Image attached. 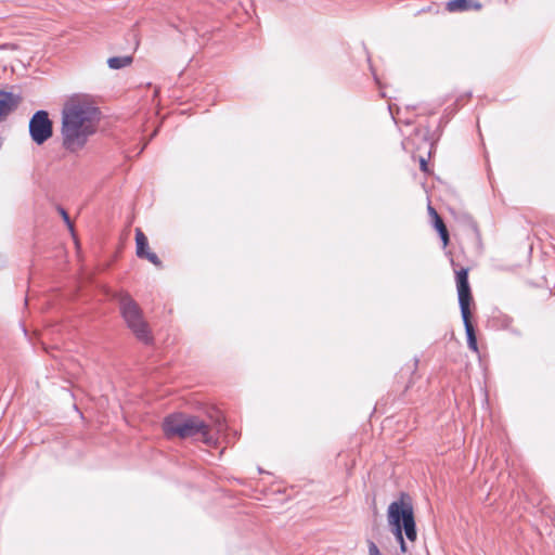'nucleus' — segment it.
Returning a JSON list of instances; mask_svg holds the SVG:
<instances>
[{"mask_svg": "<svg viewBox=\"0 0 555 555\" xmlns=\"http://www.w3.org/2000/svg\"><path fill=\"white\" fill-rule=\"evenodd\" d=\"M101 119V112L95 101L88 94H74L62 109V144L63 147L76 153L85 147L93 135Z\"/></svg>", "mask_w": 555, "mask_h": 555, "instance_id": "nucleus-1", "label": "nucleus"}, {"mask_svg": "<svg viewBox=\"0 0 555 555\" xmlns=\"http://www.w3.org/2000/svg\"><path fill=\"white\" fill-rule=\"evenodd\" d=\"M387 520L401 554H410L417 538L412 504L403 498L391 502L387 511Z\"/></svg>", "mask_w": 555, "mask_h": 555, "instance_id": "nucleus-2", "label": "nucleus"}, {"mask_svg": "<svg viewBox=\"0 0 555 555\" xmlns=\"http://www.w3.org/2000/svg\"><path fill=\"white\" fill-rule=\"evenodd\" d=\"M163 430L168 438H201L204 442L212 441L209 436V427L197 416H191L182 413L168 415L163 423Z\"/></svg>", "mask_w": 555, "mask_h": 555, "instance_id": "nucleus-3", "label": "nucleus"}, {"mask_svg": "<svg viewBox=\"0 0 555 555\" xmlns=\"http://www.w3.org/2000/svg\"><path fill=\"white\" fill-rule=\"evenodd\" d=\"M456 287L459 295V304L461 308V314L463 319V323L465 326V332L467 336V345L468 348L475 352L478 351L477 338L475 334V330L470 322V310L469 304L472 300L470 287L468 283V271L467 269L462 268L456 271Z\"/></svg>", "mask_w": 555, "mask_h": 555, "instance_id": "nucleus-4", "label": "nucleus"}, {"mask_svg": "<svg viewBox=\"0 0 555 555\" xmlns=\"http://www.w3.org/2000/svg\"><path fill=\"white\" fill-rule=\"evenodd\" d=\"M118 302L124 320L137 338L144 343L150 341L151 337L147 324L143 320L142 311L138 304L127 293H120L118 295Z\"/></svg>", "mask_w": 555, "mask_h": 555, "instance_id": "nucleus-5", "label": "nucleus"}, {"mask_svg": "<svg viewBox=\"0 0 555 555\" xmlns=\"http://www.w3.org/2000/svg\"><path fill=\"white\" fill-rule=\"evenodd\" d=\"M29 134L31 140L41 145L53 134V124L46 111H37L29 120Z\"/></svg>", "mask_w": 555, "mask_h": 555, "instance_id": "nucleus-6", "label": "nucleus"}, {"mask_svg": "<svg viewBox=\"0 0 555 555\" xmlns=\"http://www.w3.org/2000/svg\"><path fill=\"white\" fill-rule=\"evenodd\" d=\"M135 245L137 256L139 258H145L156 267L162 266V261L159 260L158 256L150 250L147 237L140 229L135 230Z\"/></svg>", "mask_w": 555, "mask_h": 555, "instance_id": "nucleus-7", "label": "nucleus"}, {"mask_svg": "<svg viewBox=\"0 0 555 555\" xmlns=\"http://www.w3.org/2000/svg\"><path fill=\"white\" fill-rule=\"evenodd\" d=\"M446 8L449 12L478 11L481 9V3L478 0H450Z\"/></svg>", "mask_w": 555, "mask_h": 555, "instance_id": "nucleus-8", "label": "nucleus"}, {"mask_svg": "<svg viewBox=\"0 0 555 555\" xmlns=\"http://www.w3.org/2000/svg\"><path fill=\"white\" fill-rule=\"evenodd\" d=\"M16 106V99L11 92L0 90V121Z\"/></svg>", "mask_w": 555, "mask_h": 555, "instance_id": "nucleus-9", "label": "nucleus"}, {"mask_svg": "<svg viewBox=\"0 0 555 555\" xmlns=\"http://www.w3.org/2000/svg\"><path fill=\"white\" fill-rule=\"evenodd\" d=\"M132 57L131 56H113L107 60V65L112 69H120L124 67H127L131 64Z\"/></svg>", "mask_w": 555, "mask_h": 555, "instance_id": "nucleus-10", "label": "nucleus"}, {"mask_svg": "<svg viewBox=\"0 0 555 555\" xmlns=\"http://www.w3.org/2000/svg\"><path fill=\"white\" fill-rule=\"evenodd\" d=\"M433 217L435 220V228L438 232L447 229L442 219L439 217L436 210H433Z\"/></svg>", "mask_w": 555, "mask_h": 555, "instance_id": "nucleus-11", "label": "nucleus"}, {"mask_svg": "<svg viewBox=\"0 0 555 555\" xmlns=\"http://www.w3.org/2000/svg\"><path fill=\"white\" fill-rule=\"evenodd\" d=\"M367 547H369V555H383L380 553L379 548L377 547V545L373 541H369Z\"/></svg>", "mask_w": 555, "mask_h": 555, "instance_id": "nucleus-12", "label": "nucleus"}, {"mask_svg": "<svg viewBox=\"0 0 555 555\" xmlns=\"http://www.w3.org/2000/svg\"><path fill=\"white\" fill-rule=\"evenodd\" d=\"M438 233H439L440 238H441V241H442V243H443V246H447V245H448V243H449V233H448V230L446 229V230H443V231H439Z\"/></svg>", "mask_w": 555, "mask_h": 555, "instance_id": "nucleus-13", "label": "nucleus"}, {"mask_svg": "<svg viewBox=\"0 0 555 555\" xmlns=\"http://www.w3.org/2000/svg\"><path fill=\"white\" fill-rule=\"evenodd\" d=\"M60 212H61V215H62V217H63L64 221H65V222H66V224L68 225V228H69L70 230H73V225H72V223H70V220H69V217H68L67 212H66L63 208H61V209H60Z\"/></svg>", "mask_w": 555, "mask_h": 555, "instance_id": "nucleus-14", "label": "nucleus"}, {"mask_svg": "<svg viewBox=\"0 0 555 555\" xmlns=\"http://www.w3.org/2000/svg\"><path fill=\"white\" fill-rule=\"evenodd\" d=\"M420 165L422 171H427V162L425 160V158L421 157Z\"/></svg>", "mask_w": 555, "mask_h": 555, "instance_id": "nucleus-15", "label": "nucleus"}, {"mask_svg": "<svg viewBox=\"0 0 555 555\" xmlns=\"http://www.w3.org/2000/svg\"><path fill=\"white\" fill-rule=\"evenodd\" d=\"M433 210H435L431 206H428V211L433 216Z\"/></svg>", "mask_w": 555, "mask_h": 555, "instance_id": "nucleus-16", "label": "nucleus"}]
</instances>
